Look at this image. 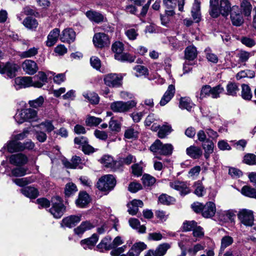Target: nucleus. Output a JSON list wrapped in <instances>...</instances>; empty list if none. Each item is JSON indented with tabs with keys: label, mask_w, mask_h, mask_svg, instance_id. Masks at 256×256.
Returning <instances> with one entry per match:
<instances>
[{
	"label": "nucleus",
	"mask_w": 256,
	"mask_h": 256,
	"mask_svg": "<svg viewBox=\"0 0 256 256\" xmlns=\"http://www.w3.org/2000/svg\"><path fill=\"white\" fill-rule=\"evenodd\" d=\"M243 162L248 165L256 164V156L252 154H248L244 156Z\"/></svg>",
	"instance_id": "obj_63"
},
{
	"label": "nucleus",
	"mask_w": 256,
	"mask_h": 256,
	"mask_svg": "<svg viewBox=\"0 0 256 256\" xmlns=\"http://www.w3.org/2000/svg\"><path fill=\"white\" fill-rule=\"evenodd\" d=\"M232 8L231 4L228 0H210L209 14L214 18H216L220 14L224 17H227Z\"/></svg>",
	"instance_id": "obj_1"
},
{
	"label": "nucleus",
	"mask_w": 256,
	"mask_h": 256,
	"mask_svg": "<svg viewBox=\"0 0 256 256\" xmlns=\"http://www.w3.org/2000/svg\"><path fill=\"white\" fill-rule=\"evenodd\" d=\"M124 44L122 42H116L112 44V50L114 53V58H116L117 55H120L124 50Z\"/></svg>",
	"instance_id": "obj_50"
},
{
	"label": "nucleus",
	"mask_w": 256,
	"mask_h": 256,
	"mask_svg": "<svg viewBox=\"0 0 256 256\" xmlns=\"http://www.w3.org/2000/svg\"><path fill=\"white\" fill-rule=\"evenodd\" d=\"M51 202L52 206L50 212L55 218H60L66 210L61 198L58 196H54L52 198Z\"/></svg>",
	"instance_id": "obj_4"
},
{
	"label": "nucleus",
	"mask_w": 256,
	"mask_h": 256,
	"mask_svg": "<svg viewBox=\"0 0 256 256\" xmlns=\"http://www.w3.org/2000/svg\"><path fill=\"white\" fill-rule=\"evenodd\" d=\"M44 100V98L42 96H40L36 100H29L28 104L30 107L37 108L42 106Z\"/></svg>",
	"instance_id": "obj_62"
},
{
	"label": "nucleus",
	"mask_w": 256,
	"mask_h": 256,
	"mask_svg": "<svg viewBox=\"0 0 256 256\" xmlns=\"http://www.w3.org/2000/svg\"><path fill=\"white\" fill-rule=\"evenodd\" d=\"M83 96L92 104H98L100 101L98 94L94 92L84 93L83 94Z\"/></svg>",
	"instance_id": "obj_48"
},
{
	"label": "nucleus",
	"mask_w": 256,
	"mask_h": 256,
	"mask_svg": "<svg viewBox=\"0 0 256 256\" xmlns=\"http://www.w3.org/2000/svg\"><path fill=\"white\" fill-rule=\"evenodd\" d=\"M135 56L128 53L122 52L120 55H117L116 60L121 62H134L135 60Z\"/></svg>",
	"instance_id": "obj_53"
},
{
	"label": "nucleus",
	"mask_w": 256,
	"mask_h": 256,
	"mask_svg": "<svg viewBox=\"0 0 256 256\" xmlns=\"http://www.w3.org/2000/svg\"><path fill=\"white\" fill-rule=\"evenodd\" d=\"M76 32L71 28H66L64 30L60 36V40L63 42L70 44L76 39Z\"/></svg>",
	"instance_id": "obj_14"
},
{
	"label": "nucleus",
	"mask_w": 256,
	"mask_h": 256,
	"mask_svg": "<svg viewBox=\"0 0 256 256\" xmlns=\"http://www.w3.org/2000/svg\"><path fill=\"white\" fill-rule=\"evenodd\" d=\"M240 7L245 16H250L252 6L248 0H240Z\"/></svg>",
	"instance_id": "obj_38"
},
{
	"label": "nucleus",
	"mask_w": 256,
	"mask_h": 256,
	"mask_svg": "<svg viewBox=\"0 0 256 256\" xmlns=\"http://www.w3.org/2000/svg\"><path fill=\"white\" fill-rule=\"evenodd\" d=\"M163 4L166 8V13L168 16H172L175 14L176 0H163Z\"/></svg>",
	"instance_id": "obj_26"
},
{
	"label": "nucleus",
	"mask_w": 256,
	"mask_h": 256,
	"mask_svg": "<svg viewBox=\"0 0 256 256\" xmlns=\"http://www.w3.org/2000/svg\"><path fill=\"white\" fill-rule=\"evenodd\" d=\"M229 14H230V18L234 26H239L244 23V20L242 12L238 6L236 5L232 6Z\"/></svg>",
	"instance_id": "obj_7"
},
{
	"label": "nucleus",
	"mask_w": 256,
	"mask_h": 256,
	"mask_svg": "<svg viewBox=\"0 0 256 256\" xmlns=\"http://www.w3.org/2000/svg\"><path fill=\"white\" fill-rule=\"evenodd\" d=\"M102 122V120L100 118L94 116H88L86 120V124L90 126H97Z\"/></svg>",
	"instance_id": "obj_57"
},
{
	"label": "nucleus",
	"mask_w": 256,
	"mask_h": 256,
	"mask_svg": "<svg viewBox=\"0 0 256 256\" xmlns=\"http://www.w3.org/2000/svg\"><path fill=\"white\" fill-rule=\"evenodd\" d=\"M146 248V245L143 242L134 244L126 254H122L120 256H139L140 252Z\"/></svg>",
	"instance_id": "obj_13"
},
{
	"label": "nucleus",
	"mask_w": 256,
	"mask_h": 256,
	"mask_svg": "<svg viewBox=\"0 0 256 256\" xmlns=\"http://www.w3.org/2000/svg\"><path fill=\"white\" fill-rule=\"evenodd\" d=\"M32 78V85L34 87L40 88L47 82L48 78L46 74L42 72H39L38 74Z\"/></svg>",
	"instance_id": "obj_17"
},
{
	"label": "nucleus",
	"mask_w": 256,
	"mask_h": 256,
	"mask_svg": "<svg viewBox=\"0 0 256 256\" xmlns=\"http://www.w3.org/2000/svg\"><path fill=\"white\" fill-rule=\"evenodd\" d=\"M172 132V128L169 126H163L160 127L158 132V136L160 138H164Z\"/></svg>",
	"instance_id": "obj_61"
},
{
	"label": "nucleus",
	"mask_w": 256,
	"mask_h": 256,
	"mask_svg": "<svg viewBox=\"0 0 256 256\" xmlns=\"http://www.w3.org/2000/svg\"><path fill=\"white\" fill-rule=\"evenodd\" d=\"M142 180L144 186L149 187L155 184L156 179L150 174H144L142 176Z\"/></svg>",
	"instance_id": "obj_45"
},
{
	"label": "nucleus",
	"mask_w": 256,
	"mask_h": 256,
	"mask_svg": "<svg viewBox=\"0 0 256 256\" xmlns=\"http://www.w3.org/2000/svg\"><path fill=\"white\" fill-rule=\"evenodd\" d=\"M175 90H176L174 85H169L167 90L164 94L160 102V104L161 106H164L167 104L174 97L175 94Z\"/></svg>",
	"instance_id": "obj_16"
},
{
	"label": "nucleus",
	"mask_w": 256,
	"mask_h": 256,
	"mask_svg": "<svg viewBox=\"0 0 256 256\" xmlns=\"http://www.w3.org/2000/svg\"><path fill=\"white\" fill-rule=\"evenodd\" d=\"M60 30L59 28H55L50 32L47 36L46 45L50 47L53 46L58 41V38H60Z\"/></svg>",
	"instance_id": "obj_19"
},
{
	"label": "nucleus",
	"mask_w": 256,
	"mask_h": 256,
	"mask_svg": "<svg viewBox=\"0 0 256 256\" xmlns=\"http://www.w3.org/2000/svg\"><path fill=\"white\" fill-rule=\"evenodd\" d=\"M241 192L246 196L256 198V190L248 186L242 187Z\"/></svg>",
	"instance_id": "obj_46"
},
{
	"label": "nucleus",
	"mask_w": 256,
	"mask_h": 256,
	"mask_svg": "<svg viewBox=\"0 0 256 256\" xmlns=\"http://www.w3.org/2000/svg\"><path fill=\"white\" fill-rule=\"evenodd\" d=\"M98 240V236L94 234L92 236L88 238L82 240L80 241V244L84 249H92Z\"/></svg>",
	"instance_id": "obj_23"
},
{
	"label": "nucleus",
	"mask_w": 256,
	"mask_h": 256,
	"mask_svg": "<svg viewBox=\"0 0 256 256\" xmlns=\"http://www.w3.org/2000/svg\"><path fill=\"white\" fill-rule=\"evenodd\" d=\"M194 193L198 196H202L206 193V190L202 184L200 182H196L194 183L193 186Z\"/></svg>",
	"instance_id": "obj_52"
},
{
	"label": "nucleus",
	"mask_w": 256,
	"mask_h": 256,
	"mask_svg": "<svg viewBox=\"0 0 256 256\" xmlns=\"http://www.w3.org/2000/svg\"><path fill=\"white\" fill-rule=\"evenodd\" d=\"M138 132L134 128L130 127L124 132V137L128 139L136 138L138 137Z\"/></svg>",
	"instance_id": "obj_60"
},
{
	"label": "nucleus",
	"mask_w": 256,
	"mask_h": 256,
	"mask_svg": "<svg viewBox=\"0 0 256 256\" xmlns=\"http://www.w3.org/2000/svg\"><path fill=\"white\" fill-rule=\"evenodd\" d=\"M104 81L109 87H119L122 84V77L116 74H108L104 76Z\"/></svg>",
	"instance_id": "obj_8"
},
{
	"label": "nucleus",
	"mask_w": 256,
	"mask_h": 256,
	"mask_svg": "<svg viewBox=\"0 0 256 256\" xmlns=\"http://www.w3.org/2000/svg\"><path fill=\"white\" fill-rule=\"evenodd\" d=\"M8 152L12 153L16 152L22 151L23 147L22 142H18L15 140L10 141L7 146H4L0 150V151L4 152V150L6 148Z\"/></svg>",
	"instance_id": "obj_20"
},
{
	"label": "nucleus",
	"mask_w": 256,
	"mask_h": 256,
	"mask_svg": "<svg viewBox=\"0 0 256 256\" xmlns=\"http://www.w3.org/2000/svg\"><path fill=\"white\" fill-rule=\"evenodd\" d=\"M26 114L24 109L18 110L14 118L18 124H22L24 122H27Z\"/></svg>",
	"instance_id": "obj_47"
},
{
	"label": "nucleus",
	"mask_w": 256,
	"mask_h": 256,
	"mask_svg": "<svg viewBox=\"0 0 256 256\" xmlns=\"http://www.w3.org/2000/svg\"><path fill=\"white\" fill-rule=\"evenodd\" d=\"M27 170L28 168H16L12 170L11 174H8V176L16 177L22 176L26 174Z\"/></svg>",
	"instance_id": "obj_54"
},
{
	"label": "nucleus",
	"mask_w": 256,
	"mask_h": 256,
	"mask_svg": "<svg viewBox=\"0 0 256 256\" xmlns=\"http://www.w3.org/2000/svg\"><path fill=\"white\" fill-rule=\"evenodd\" d=\"M198 54L196 48L194 46H190L186 48L184 50V58L188 60H194Z\"/></svg>",
	"instance_id": "obj_32"
},
{
	"label": "nucleus",
	"mask_w": 256,
	"mask_h": 256,
	"mask_svg": "<svg viewBox=\"0 0 256 256\" xmlns=\"http://www.w3.org/2000/svg\"><path fill=\"white\" fill-rule=\"evenodd\" d=\"M252 92L250 86L246 84L242 85L241 96L245 100H250L252 98Z\"/></svg>",
	"instance_id": "obj_42"
},
{
	"label": "nucleus",
	"mask_w": 256,
	"mask_h": 256,
	"mask_svg": "<svg viewBox=\"0 0 256 256\" xmlns=\"http://www.w3.org/2000/svg\"><path fill=\"white\" fill-rule=\"evenodd\" d=\"M212 87L209 85L202 86L200 92L196 94L198 100H202L204 98L211 96Z\"/></svg>",
	"instance_id": "obj_36"
},
{
	"label": "nucleus",
	"mask_w": 256,
	"mask_h": 256,
	"mask_svg": "<svg viewBox=\"0 0 256 256\" xmlns=\"http://www.w3.org/2000/svg\"><path fill=\"white\" fill-rule=\"evenodd\" d=\"M14 86L16 90L33 86L32 78L30 76L16 78L14 80Z\"/></svg>",
	"instance_id": "obj_11"
},
{
	"label": "nucleus",
	"mask_w": 256,
	"mask_h": 256,
	"mask_svg": "<svg viewBox=\"0 0 256 256\" xmlns=\"http://www.w3.org/2000/svg\"><path fill=\"white\" fill-rule=\"evenodd\" d=\"M10 162L15 166H22L26 164L28 158L22 154H12L10 158Z\"/></svg>",
	"instance_id": "obj_22"
},
{
	"label": "nucleus",
	"mask_w": 256,
	"mask_h": 256,
	"mask_svg": "<svg viewBox=\"0 0 256 256\" xmlns=\"http://www.w3.org/2000/svg\"><path fill=\"white\" fill-rule=\"evenodd\" d=\"M38 48L33 47L20 53V56L21 58H28L35 56L38 53Z\"/></svg>",
	"instance_id": "obj_51"
},
{
	"label": "nucleus",
	"mask_w": 256,
	"mask_h": 256,
	"mask_svg": "<svg viewBox=\"0 0 256 256\" xmlns=\"http://www.w3.org/2000/svg\"><path fill=\"white\" fill-rule=\"evenodd\" d=\"M34 178L32 177H26L21 178L13 179V182L20 186H24L34 182Z\"/></svg>",
	"instance_id": "obj_44"
},
{
	"label": "nucleus",
	"mask_w": 256,
	"mask_h": 256,
	"mask_svg": "<svg viewBox=\"0 0 256 256\" xmlns=\"http://www.w3.org/2000/svg\"><path fill=\"white\" fill-rule=\"evenodd\" d=\"M194 106L190 98L188 97L182 98L180 100L179 106L181 109L190 111Z\"/></svg>",
	"instance_id": "obj_39"
},
{
	"label": "nucleus",
	"mask_w": 256,
	"mask_h": 256,
	"mask_svg": "<svg viewBox=\"0 0 256 256\" xmlns=\"http://www.w3.org/2000/svg\"><path fill=\"white\" fill-rule=\"evenodd\" d=\"M170 248V244L168 243H163L160 244L154 250L157 256H164L167 250Z\"/></svg>",
	"instance_id": "obj_43"
},
{
	"label": "nucleus",
	"mask_w": 256,
	"mask_h": 256,
	"mask_svg": "<svg viewBox=\"0 0 256 256\" xmlns=\"http://www.w3.org/2000/svg\"><path fill=\"white\" fill-rule=\"evenodd\" d=\"M18 68V66L14 63L0 62V74H6L8 78H12L16 76Z\"/></svg>",
	"instance_id": "obj_9"
},
{
	"label": "nucleus",
	"mask_w": 256,
	"mask_h": 256,
	"mask_svg": "<svg viewBox=\"0 0 256 256\" xmlns=\"http://www.w3.org/2000/svg\"><path fill=\"white\" fill-rule=\"evenodd\" d=\"M26 120L28 122L34 121L37 118V112L30 108H24Z\"/></svg>",
	"instance_id": "obj_49"
},
{
	"label": "nucleus",
	"mask_w": 256,
	"mask_h": 256,
	"mask_svg": "<svg viewBox=\"0 0 256 256\" xmlns=\"http://www.w3.org/2000/svg\"><path fill=\"white\" fill-rule=\"evenodd\" d=\"M219 218L220 220L226 222H232L234 220V214L231 210L220 211L218 212Z\"/></svg>",
	"instance_id": "obj_35"
},
{
	"label": "nucleus",
	"mask_w": 256,
	"mask_h": 256,
	"mask_svg": "<svg viewBox=\"0 0 256 256\" xmlns=\"http://www.w3.org/2000/svg\"><path fill=\"white\" fill-rule=\"evenodd\" d=\"M130 226L136 230L140 234H144L146 231V227L144 225H140L138 220L135 218H130L128 220Z\"/></svg>",
	"instance_id": "obj_30"
},
{
	"label": "nucleus",
	"mask_w": 256,
	"mask_h": 256,
	"mask_svg": "<svg viewBox=\"0 0 256 256\" xmlns=\"http://www.w3.org/2000/svg\"><path fill=\"white\" fill-rule=\"evenodd\" d=\"M224 91V88L220 84L212 88L211 96L213 98H217L220 96V94L223 93Z\"/></svg>",
	"instance_id": "obj_56"
},
{
	"label": "nucleus",
	"mask_w": 256,
	"mask_h": 256,
	"mask_svg": "<svg viewBox=\"0 0 256 256\" xmlns=\"http://www.w3.org/2000/svg\"><path fill=\"white\" fill-rule=\"evenodd\" d=\"M23 24L28 29L34 30L38 26L37 20L32 17L26 18L22 22Z\"/></svg>",
	"instance_id": "obj_41"
},
{
	"label": "nucleus",
	"mask_w": 256,
	"mask_h": 256,
	"mask_svg": "<svg viewBox=\"0 0 256 256\" xmlns=\"http://www.w3.org/2000/svg\"><path fill=\"white\" fill-rule=\"evenodd\" d=\"M116 184L115 178L112 174L102 176L97 182V188L102 191H110L114 188Z\"/></svg>",
	"instance_id": "obj_5"
},
{
	"label": "nucleus",
	"mask_w": 256,
	"mask_h": 256,
	"mask_svg": "<svg viewBox=\"0 0 256 256\" xmlns=\"http://www.w3.org/2000/svg\"><path fill=\"white\" fill-rule=\"evenodd\" d=\"M192 16L194 20L196 22H198L201 20V14L200 12V4L195 0L192 9Z\"/></svg>",
	"instance_id": "obj_31"
},
{
	"label": "nucleus",
	"mask_w": 256,
	"mask_h": 256,
	"mask_svg": "<svg viewBox=\"0 0 256 256\" xmlns=\"http://www.w3.org/2000/svg\"><path fill=\"white\" fill-rule=\"evenodd\" d=\"M204 52L206 54V58L209 62L214 64L218 62V59L217 56L212 52V50L210 48H206Z\"/></svg>",
	"instance_id": "obj_59"
},
{
	"label": "nucleus",
	"mask_w": 256,
	"mask_h": 256,
	"mask_svg": "<svg viewBox=\"0 0 256 256\" xmlns=\"http://www.w3.org/2000/svg\"><path fill=\"white\" fill-rule=\"evenodd\" d=\"M111 244V238L110 236H106L97 246V248L100 250V252H103L104 250H112Z\"/></svg>",
	"instance_id": "obj_37"
},
{
	"label": "nucleus",
	"mask_w": 256,
	"mask_h": 256,
	"mask_svg": "<svg viewBox=\"0 0 256 256\" xmlns=\"http://www.w3.org/2000/svg\"><path fill=\"white\" fill-rule=\"evenodd\" d=\"M173 146L170 144H163L159 140H156L150 146V150L155 154L170 156L172 154Z\"/></svg>",
	"instance_id": "obj_2"
},
{
	"label": "nucleus",
	"mask_w": 256,
	"mask_h": 256,
	"mask_svg": "<svg viewBox=\"0 0 256 256\" xmlns=\"http://www.w3.org/2000/svg\"><path fill=\"white\" fill-rule=\"evenodd\" d=\"M128 212L130 214L135 215L138 210V208L144 206L143 202L139 200H134L128 204Z\"/></svg>",
	"instance_id": "obj_24"
},
{
	"label": "nucleus",
	"mask_w": 256,
	"mask_h": 256,
	"mask_svg": "<svg viewBox=\"0 0 256 256\" xmlns=\"http://www.w3.org/2000/svg\"><path fill=\"white\" fill-rule=\"evenodd\" d=\"M137 104V101L134 100L128 102L116 101L110 104L111 110L116 112L124 113L135 108Z\"/></svg>",
	"instance_id": "obj_3"
},
{
	"label": "nucleus",
	"mask_w": 256,
	"mask_h": 256,
	"mask_svg": "<svg viewBox=\"0 0 256 256\" xmlns=\"http://www.w3.org/2000/svg\"><path fill=\"white\" fill-rule=\"evenodd\" d=\"M216 210L215 204L212 202H210L204 205L202 214L204 217L210 218L214 215Z\"/></svg>",
	"instance_id": "obj_21"
},
{
	"label": "nucleus",
	"mask_w": 256,
	"mask_h": 256,
	"mask_svg": "<svg viewBox=\"0 0 256 256\" xmlns=\"http://www.w3.org/2000/svg\"><path fill=\"white\" fill-rule=\"evenodd\" d=\"M94 226L90 222L85 221L81 223L80 226L74 229V233L80 236L82 234L86 231L93 228Z\"/></svg>",
	"instance_id": "obj_28"
},
{
	"label": "nucleus",
	"mask_w": 256,
	"mask_h": 256,
	"mask_svg": "<svg viewBox=\"0 0 256 256\" xmlns=\"http://www.w3.org/2000/svg\"><path fill=\"white\" fill-rule=\"evenodd\" d=\"M171 188L180 192L181 195H186L190 192V188L187 182L175 180L170 182Z\"/></svg>",
	"instance_id": "obj_12"
},
{
	"label": "nucleus",
	"mask_w": 256,
	"mask_h": 256,
	"mask_svg": "<svg viewBox=\"0 0 256 256\" xmlns=\"http://www.w3.org/2000/svg\"><path fill=\"white\" fill-rule=\"evenodd\" d=\"M238 218L240 222L246 226H252L254 222V213L251 210H240L238 214Z\"/></svg>",
	"instance_id": "obj_6"
},
{
	"label": "nucleus",
	"mask_w": 256,
	"mask_h": 256,
	"mask_svg": "<svg viewBox=\"0 0 256 256\" xmlns=\"http://www.w3.org/2000/svg\"><path fill=\"white\" fill-rule=\"evenodd\" d=\"M94 45L99 48L108 46L110 44L108 36L104 33H96L93 38Z\"/></svg>",
	"instance_id": "obj_10"
},
{
	"label": "nucleus",
	"mask_w": 256,
	"mask_h": 256,
	"mask_svg": "<svg viewBox=\"0 0 256 256\" xmlns=\"http://www.w3.org/2000/svg\"><path fill=\"white\" fill-rule=\"evenodd\" d=\"M22 67L24 70L30 75L34 74L38 70L37 64L33 60H25L22 64Z\"/></svg>",
	"instance_id": "obj_15"
},
{
	"label": "nucleus",
	"mask_w": 256,
	"mask_h": 256,
	"mask_svg": "<svg viewBox=\"0 0 256 256\" xmlns=\"http://www.w3.org/2000/svg\"><path fill=\"white\" fill-rule=\"evenodd\" d=\"M90 202L88 194L86 192H80L78 198L76 201L78 207L84 208Z\"/></svg>",
	"instance_id": "obj_29"
},
{
	"label": "nucleus",
	"mask_w": 256,
	"mask_h": 256,
	"mask_svg": "<svg viewBox=\"0 0 256 256\" xmlns=\"http://www.w3.org/2000/svg\"><path fill=\"white\" fill-rule=\"evenodd\" d=\"M183 38H184L183 40L180 42L178 39L172 38L170 40V43L174 48H182L184 45H186L187 40L186 38H185L184 35H183Z\"/></svg>",
	"instance_id": "obj_55"
},
{
	"label": "nucleus",
	"mask_w": 256,
	"mask_h": 256,
	"mask_svg": "<svg viewBox=\"0 0 256 256\" xmlns=\"http://www.w3.org/2000/svg\"><path fill=\"white\" fill-rule=\"evenodd\" d=\"M186 154L194 159L199 158L202 154V151L200 147L191 146L186 150Z\"/></svg>",
	"instance_id": "obj_25"
},
{
	"label": "nucleus",
	"mask_w": 256,
	"mask_h": 256,
	"mask_svg": "<svg viewBox=\"0 0 256 256\" xmlns=\"http://www.w3.org/2000/svg\"><path fill=\"white\" fill-rule=\"evenodd\" d=\"M251 54L250 52L241 50L236 54V57L238 58L239 63H245L248 60Z\"/></svg>",
	"instance_id": "obj_58"
},
{
	"label": "nucleus",
	"mask_w": 256,
	"mask_h": 256,
	"mask_svg": "<svg viewBox=\"0 0 256 256\" xmlns=\"http://www.w3.org/2000/svg\"><path fill=\"white\" fill-rule=\"evenodd\" d=\"M226 94L236 96L239 91L238 85L235 83L230 82L226 86Z\"/></svg>",
	"instance_id": "obj_40"
},
{
	"label": "nucleus",
	"mask_w": 256,
	"mask_h": 256,
	"mask_svg": "<svg viewBox=\"0 0 256 256\" xmlns=\"http://www.w3.org/2000/svg\"><path fill=\"white\" fill-rule=\"evenodd\" d=\"M214 143L210 140H208L206 142L202 144V148L204 150V156L206 160L210 158V154L214 152Z\"/></svg>",
	"instance_id": "obj_27"
},
{
	"label": "nucleus",
	"mask_w": 256,
	"mask_h": 256,
	"mask_svg": "<svg viewBox=\"0 0 256 256\" xmlns=\"http://www.w3.org/2000/svg\"><path fill=\"white\" fill-rule=\"evenodd\" d=\"M20 190L24 196L30 198H36L38 195V190L34 187H25Z\"/></svg>",
	"instance_id": "obj_33"
},
{
	"label": "nucleus",
	"mask_w": 256,
	"mask_h": 256,
	"mask_svg": "<svg viewBox=\"0 0 256 256\" xmlns=\"http://www.w3.org/2000/svg\"><path fill=\"white\" fill-rule=\"evenodd\" d=\"M80 220V215H71L63 218L62 225L70 228H72L76 226Z\"/></svg>",
	"instance_id": "obj_18"
},
{
	"label": "nucleus",
	"mask_w": 256,
	"mask_h": 256,
	"mask_svg": "<svg viewBox=\"0 0 256 256\" xmlns=\"http://www.w3.org/2000/svg\"><path fill=\"white\" fill-rule=\"evenodd\" d=\"M86 16L92 22H94L96 23H99L104 20V16L100 13L93 11L90 10L86 12Z\"/></svg>",
	"instance_id": "obj_34"
},
{
	"label": "nucleus",
	"mask_w": 256,
	"mask_h": 256,
	"mask_svg": "<svg viewBox=\"0 0 256 256\" xmlns=\"http://www.w3.org/2000/svg\"><path fill=\"white\" fill-rule=\"evenodd\" d=\"M78 190L75 184L72 182L68 183L65 188V194L67 196H70Z\"/></svg>",
	"instance_id": "obj_64"
}]
</instances>
